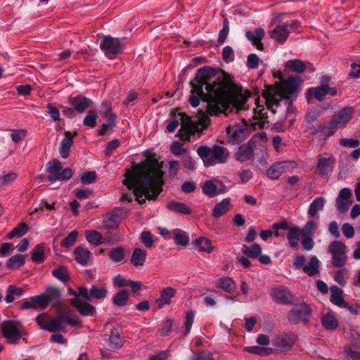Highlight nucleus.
Returning a JSON list of instances; mask_svg holds the SVG:
<instances>
[{"label":"nucleus","mask_w":360,"mask_h":360,"mask_svg":"<svg viewBox=\"0 0 360 360\" xmlns=\"http://www.w3.org/2000/svg\"><path fill=\"white\" fill-rule=\"evenodd\" d=\"M170 150L174 155L176 156L182 155L186 153V149L183 148V144L178 141H176L172 143L170 146Z\"/></svg>","instance_id":"obj_63"},{"label":"nucleus","mask_w":360,"mask_h":360,"mask_svg":"<svg viewBox=\"0 0 360 360\" xmlns=\"http://www.w3.org/2000/svg\"><path fill=\"white\" fill-rule=\"evenodd\" d=\"M46 112L54 122L60 120V113L59 109L54 106L52 103L46 105Z\"/></svg>","instance_id":"obj_59"},{"label":"nucleus","mask_w":360,"mask_h":360,"mask_svg":"<svg viewBox=\"0 0 360 360\" xmlns=\"http://www.w3.org/2000/svg\"><path fill=\"white\" fill-rule=\"evenodd\" d=\"M320 262L316 256H311L308 264L303 266V271L309 276H313L319 273Z\"/></svg>","instance_id":"obj_35"},{"label":"nucleus","mask_w":360,"mask_h":360,"mask_svg":"<svg viewBox=\"0 0 360 360\" xmlns=\"http://www.w3.org/2000/svg\"><path fill=\"white\" fill-rule=\"evenodd\" d=\"M231 207V199L229 198H224L221 202L217 203L212 212V216L218 219L220 217L224 215Z\"/></svg>","instance_id":"obj_23"},{"label":"nucleus","mask_w":360,"mask_h":360,"mask_svg":"<svg viewBox=\"0 0 360 360\" xmlns=\"http://www.w3.org/2000/svg\"><path fill=\"white\" fill-rule=\"evenodd\" d=\"M25 263V256L22 255L18 254L10 257L8 259L6 266L8 269H14L24 265Z\"/></svg>","instance_id":"obj_46"},{"label":"nucleus","mask_w":360,"mask_h":360,"mask_svg":"<svg viewBox=\"0 0 360 360\" xmlns=\"http://www.w3.org/2000/svg\"><path fill=\"white\" fill-rule=\"evenodd\" d=\"M32 260L37 264L43 263L44 257V243L37 244L31 252Z\"/></svg>","instance_id":"obj_42"},{"label":"nucleus","mask_w":360,"mask_h":360,"mask_svg":"<svg viewBox=\"0 0 360 360\" xmlns=\"http://www.w3.org/2000/svg\"><path fill=\"white\" fill-rule=\"evenodd\" d=\"M100 48L105 51L108 57L121 53L122 49L120 40L110 36H105L103 38L100 44Z\"/></svg>","instance_id":"obj_14"},{"label":"nucleus","mask_w":360,"mask_h":360,"mask_svg":"<svg viewBox=\"0 0 360 360\" xmlns=\"http://www.w3.org/2000/svg\"><path fill=\"white\" fill-rule=\"evenodd\" d=\"M352 196V191L349 188H343L339 192V194L336 198V207L337 210L341 212H346L350 205H352V200L350 198Z\"/></svg>","instance_id":"obj_17"},{"label":"nucleus","mask_w":360,"mask_h":360,"mask_svg":"<svg viewBox=\"0 0 360 360\" xmlns=\"http://www.w3.org/2000/svg\"><path fill=\"white\" fill-rule=\"evenodd\" d=\"M108 257L114 263L124 264L126 262V254L124 248L120 246L112 248L108 252Z\"/></svg>","instance_id":"obj_25"},{"label":"nucleus","mask_w":360,"mask_h":360,"mask_svg":"<svg viewBox=\"0 0 360 360\" xmlns=\"http://www.w3.org/2000/svg\"><path fill=\"white\" fill-rule=\"evenodd\" d=\"M90 98L83 96H77L70 99V105L74 110L81 114L83 113L91 104Z\"/></svg>","instance_id":"obj_21"},{"label":"nucleus","mask_w":360,"mask_h":360,"mask_svg":"<svg viewBox=\"0 0 360 360\" xmlns=\"http://www.w3.org/2000/svg\"><path fill=\"white\" fill-rule=\"evenodd\" d=\"M64 328L63 326V317L58 316L51 319L48 321L46 326L43 327L44 330L56 333L62 330Z\"/></svg>","instance_id":"obj_30"},{"label":"nucleus","mask_w":360,"mask_h":360,"mask_svg":"<svg viewBox=\"0 0 360 360\" xmlns=\"http://www.w3.org/2000/svg\"><path fill=\"white\" fill-rule=\"evenodd\" d=\"M17 174L15 172L8 173L0 177V187L8 186L12 184L17 179Z\"/></svg>","instance_id":"obj_62"},{"label":"nucleus","mask_w":360,"mask_h":360,"mask_svg":"<svg viewBox=\"0 0 360 360\" xmlns=\"http://www.w3.org/2000/svg\"><path fill=\"white\" fill-rule=\"evenodd\" d=\"M195 243L199 246V249L202 252L210 253L214 250V247L211 245L210 240L205 238L196 239Z\"/></svg>","instance_id":"obj_55"},{"label":"nucleus","mask_w":360,"mask_h":360,"mask_svg":"<svg viewBox=\"0 0 360 360\" xmlns=\"http://www.w3.org/2000/svg\"><path fill=\"white\" fill-rule=\"evenodd\" d=\"M97 119V112L96 110H89L83 120V124L84 126L94 128L96 125Z\"/></svg>","instance_id":"obj_51"},{"label":"nucleus","mask_w":360,"mask_h":360,"mask_svg":"<svg viewBox=\"0 0 360 360\" xmlns=\"http://www.w3.org/2000/svg\"><path fill=\"white\" fill-rule=\"evenodd\" d=\"M286 67L290 68L294 72L297 73H302L306 70L304 63L299 59L288 60L286 63Z\"/></svg>","instance_id":"obj_49"},{"label":"nucleus","mask_w":360,"mask_h":360,"mask_svg":"<svg viewBox=\"0 0 360 360\" xmlns=\"http://www.w3.org/2000/svg\"><path fill=\"white\" fill-rule=\"evenodd\" d=\"M245 350L249 353L257 354L260 356H266L275 352L274 348L262 347L259 346H251L245 348Z\"/></svg>","instance_id":"obj_41"},{"label":"nucleus","mask_w":360,"mask_h":360,"mask_svg":"<svg viewBox=\"0 0 360 360\" xmlns=\"http://www.w3.org/2000/svg\"><path fill=\"white\" fill-rule=\"evenodd\" d=\"M197 153L205 167L224 163L227 160V155L225 153L224 148L218 145L212 147L200 146L197 149Z\"/></svg>","instance_id":"obj_5"},{"label":"nucleus","mask_w":360,"mask_h":360,"mask_svg":"<svg viewBox=\"0 0 360 360\" xmlns=\"http://www.w3.org/2000/svg\"><path fill=\"white\" fill-rule=\"evenodd\" d=\"M71 305L77 309L82 316H91L96 314V308L87 302H82L79 298H72L70 300Z\"/></svg>","instance_id":"obj_19"},{"label":"nucleus","mask_w":360,"mask_h":360,"mask_svg":"<svg viewBox=\"0 0 360 360\" xmlns=\"http://www.w3.org/2000/svg\"><path fill=\"white\" fill-rule=\"evenodd\" d=\"M85 237L89 243L94 245H99L104 243L103 238L101 234L95 230L86 231Z\"/></svg>","instance_id":"obj_38"},{"label":"nucleus","mask_w":360,"mask_h":360,"mask_svg":"<svg viewBox=\"0 0 360 360\" xmlns=\"http://www.w3.org/2000/svg\"><path fill=\"white\" fill-rule=\"evenodd\" d=\"M228 136L233 141L239 142L245 139L249 135L248 124L243 120L226 129Z\"/></svg>","instance_id":"obj_12"},{"label":"nucleus","mask_w":360,"mask_h":360,"mask_svg":"<svg viewBox=\"0 0 360 360\" xmlns=\"http://www.w3.org/2000/svg\"><path fill=\"white\" fill-rule=\"evenodd\" d=\"M202 190V193L210 198H213L221 193V192L217 191L216 185L211 180H207L204 182Z\"/></svg>","instance_id":"obj_45"},{"label":"nucleus","mask_w":360,"mask_h":360,"mask_svg":"<svg viewBox=\"0 0 360 360\" xmlns=\"http://www.w3.org/2000/svg\"><path fill=\"white\" fill-rule=\"evenodd\" d=\"M262 252V248L259 244L254 243L250 246L244 245L243 253L248 257L252 259L257 258Z\"/></svg>","instance_id":"obj_43"},{"label":"nucleus","mask_w":360,"mask_h":360,"mask_svg":"<svg viewBox=\"0 0 360 360\" xmlns=\"http://www.w3.org/2000/svg\"><path fill=\"white\" fill-rule=\"evenodd\" d=\"M295 335L292 333H284L276 336L272 342L275 351L285 352L290 349L295 342Z\"/></svg>","instance_id":"obj_13"},{"label":"nucleus","mask_w":360,"mask_h":360,"mask_svg":"<svg viewBox=\"0 0 360 360\" xmlns=\"http://www.w3.org/2000/svg\"><path fill=\"white\" fill-rule=\"evenodd\" d=\"M1 329L3 336L11 344H18L19 340H26L28 333L22 328L19 321L7 320L2 322Z\"/></svg>","instance_id":"obj_6"},{"label":"nucleus","mask_w":360,"mask_h":360,"mask_svg":"<svg viewBox=\"0 0 360 360\" xmlns=\"http://www.w3.org/2000/svg\"><path fill=\"white\" fill-rule=\"evenodd\" d=\"M300 82L299 77H289L282 86L268 88L263 93L264 101L262 103H265L268 110L275 114L280 102L286 98V94H292L297 91Z\"/></svg>","instance_id":"obj_3"},{"label":"nucleus","mask_w":360,"mask_h":360,"mask_svg":"<svg viewBox=\"0 0 360 360\" xmlns=\"http://www.w3.org/2000/svg\"><path fill=\"white\" fill-rule=\"evenodd\" d=\"M167 208L173 212L183 214H191V210L184 203L176 202V201H171L167 203Z\"/></svg>","instance_id":"obj_32"},{"label":"nucleus","mask_w":360,"mask_h":360,"mask_svg":"<svg viewBox=\"0 0 360 360\" xmlns=\"http://www.w3.org/2000/svg\"><path fill=\"white\" fill-rule=\"evenodd\" d=\"M273 27L269 31L271 38L281 44H283L288 39L291 31H296L300 26L297 20H293L291 23L280 22L276 24V20H274Z\"/></svg>","instance_id":"obj_7"},{"label":"nucleus","mask_w":360,"mask_h":360,"mask_svg":"<svg viewBox=\"0 0 360 360\" xmlns=\"http://www.w3.org/2000/svg\"><path fill=\"white\" fill-rule=\"evenodd\" d=\"M52 275L62 282L68 281L70 277L68 273V269L64 266H60L57 269H55L52 271Z\"/></svg>","instance_id":"obj_50"},{"label":"nucleus","mask_w":360,"mask_h":360,"mask_svg":"<svg viewBox=\"0 0 360 360\" xmlns=\"http://www.w3.org/2000/svg\"><path fill=\"white\" fill-rule=\"evenodd\" d=\"M32 300H33L34 305H35V309L39 308V309H44L49 304L44 293L41 295H39L32 297Z\"/></svg>","instance_id":"obj_61"},{"label":"nucleus","mask_w":360,"mask_h":360,"mask_svg":"<svg viewBox=\"0 0 360 360\" xmlns=\"http://www.w3.org/2000/svg\"><path fill=\"white\" fill-rule=\"evenodd\" d=\"M321 323L327 330H333L338 327V320L335 315L331 311H328L323 314L321 317Z\"/></svg>","instance_id":"obj_27"},{"label":"nucleus","mask_w":360,"mask_h":360,"mask_svg":"<svg viewBox=\"0 0 360 360\" xmlns=\"http://www.w3.org/2000/svg\"><path fill=\"white\" fill-rule=\"evenodd\" d=\"M78 236V232L75 230L72 231L68 236H66L61 242V246L69 248L72 247L76 242Z\"/></svg>","instance_id":"obj_56"},{"label":"nucleus","mask_w":360,"mask_h":360,"mask_svg":"<svg viewBox=\"0 0 360 360\" xmlns=\"http://www.w3.org/2000/svg\"><path fill=\"white\" fill-rule=\"evenodd\" d=\"M74 254L77 263L82 266H86L91 256V252L88 249L82 246L77 247L75 248Z\"/></svg>","instance_id":"obj_29"},{"label":"nucleus","mask_w":360,"mask_h":360,"mask_svg":"<svg viewBox=\"0 0 360 360\" xmlns=\"http://www.w3.org/2000/svg\"><path fill=\"white\" fill-rule=\"evenodd\" d=\"M329 81V77H323L321 82L322 84L320 86L316 87V88H311L308 89V94H313L314 97L321 101L325 98V96L327 95V91L326 89V84Z\"/></svg>","instance_id":"obj_31"},{"label":"nucleus","mask_w":360,"mask_h":360,"mask_svg":"<svg viewBox=\"0 0 360 360\" xmlns=\"http://www.w3.org/2000/svg\"><path fill=\"white\" fill-rule=\"evenodd\" d=\"M65 137L61 141L59 147V154L63 159L68 158L70 150L73 145L72 136L69 131H65Z\"/></svg>","instance_id":"obj_24"},{"label":"nucleus","mask_w":360,"mask_h":360,"mask_svg":"<svg viewBox=\"0 0 360 360\" xmlns=\"http://www.w3.org/2000/svg\"><path fill=\"white\" fill-rule=\"evenodd\" d=\"M229 32V22L228 19L225 18L223 21L222 29L219 31L218 35V41L220 44H224L228 37Z\"/></svg>","instance_id":"obj_57"},{"label":"nucleus","mask_w":360,"mask_h":360,"mask_svg":"<svg viewBox=\"0 0 360 360\" xmlns=\"http://www.w3.org/2000/svg\"><path fill=\"white\" fill-rule=\"evenodd\" d=\"M326 204V200L323 197L316 198L309 205L308 214L310 217H314L319 211L323 209Z\"/></svg>","instance_id":"obj_34"},{"label":"nucleus","mask_w":360,"mask_h":360,"mask_svg":"<svg viewBox=\"0 0 360 360\" xmlns=\"http://www.w3.org/2000/svg\"><path fill=\"white\" fill-rule=\"evenodd\" d=\"M259 63L264 65L263 61L260 62L259 58L255 53H250L247 58V66L251 69H255L258 67Z\"/></svg>","instance_id":"obj_60"},{"label":"nucleus","mask_w":360,"mask_h":360,"mask_svg":"<svg viewBox=\"0 0 360 360\" xmlns=\"http://www.w3.org/2000/svg\"><path fill=\"white\" fill-rule=\"evenodd\" d=\"M300 235H301L300 229L297 226H292L289 229L287 238L290 247L295 248L298 245Z\"/></svg>","instance_id":"obj_37"},{"label":"nucleus","mask_w":360,"mask_h":360,"mask_svg":"<svg viewBox=\"0 0 360 360\" xmlns=\"http://www.w3.org/2000/svg\"><path fill=\"white\" fill-rule=\"evenodd\" d=\"M62 165L59 160L54 159L46 165V170L49 173L47 179L51 182L70 179L72 176V171L70 168H65L61 171Z\"/></svg>","instance_id":"obj_9"},{"label":"nucleus","mask_w":360,"mask_h":360,"mask_svg":"<svg viewBox=\"0 0 360 360\" xmlns=\"http://www.w3.org/2000/svg\"><path fill=\"white\" fill-rule=\"evenodd\" d=\"M178 115L181 120L179 137L183 141H189L191 136L198 130V126L207 127L210 122L208 115L202 111L198 113L196 120H193L185 112H179Z\"/></svg>","instance_id":"obj_4"},{"label":"nucleus","mask_w":360,"mask_h":360,"mask_svg":"<svg viewBox=\"0 0 360 360\" xmlns=\"http://www.w3.org/2000/svg\"><path fill=\"white\" fill-rule=\"evenodd\" d=\"M123 345V341L118 332H112L108 338V347L112 351L120 349Z\"/></svg>","instance_id":"obj_36"},{"label":"nucleus","mask_w":360,"mask_h":360,"mask_svg":"<svg viewBox=\"0 0 360 360\" xmlns=\"http://www.w3.org/2000/svg\"><path fill=\"white\" fill-rule=\"evenodd\" d=\"M48 303L49 302H58L60 298V292L58 288L50 286L46 290L44 293Z\"/></svg>","instance_id":"obj_47"},{"label":"nucleus","mask_w":360,"mask_h":360,"mask_svg":"<svg viewBox=\"0 0 360 360\" xmlns=\"http://www.w3.org/2000/svg\"><path fill=\"white\" fill-rule=\"evenodd\" d=\"M328 252L332 255L331 264L334 267L344 266L347 262V246L340 240L331 242L328 247Z\"/></svg>","instance_id":"obj_8"},{"label":"nucleus","mask_w":360,"mask_h":360,"mask_svg":"<svg viewBox=\"0 0 360 360\" xmlns=\"http://www.w3.org/2000/svg\"><path fill=\"white\" fill-rule=\"evenodd\" d=\"M256 108H254V116L255 119H260L262 120H266V110L262 104H260V99L258 98L255 99Z\"/></svg>","instance_id":"obj_53"},{"label":"nucleus","mask_w":360,"mask_h":360,"mask_svg":"<svg viewBox=\"0 0 360 360\" xmlns=\"http://www.w3.org/2000/svg\"><path fill=\"white\" fill-rule=\"evenodd\" d=\"M11 132V139L15 143H19L22 141L27 134V131L25 129H13Z\"/></svg>","instance_id":"obj_64"},{"label":"nucleus","mask_w":360,"mask_h":360,"mask_svg":"<svg viewBox=\"0 0 360 360\" xmlns=\"http://www.w3.org/2000/svg\"><path fill=\"white\" fill-rule=\"evenodd\" d=\"M297 167L295 161H282L272 165L266 171V175L271 179H278L283 173L292 171Z\"/></svg>","instance_id":"obj_11"},{"label":"nucleus","mask_w":360,"mask_h":360,"mask_svg":"<svg viewBox=\"0 0 360 360\" xmlns=\"http://www.w3.org/2000/svg\"><path fill=\"white\" fill-rule=\"evenodd\" d=\"M108 294V290L104 286H98L93 285L89 289L91 299L94 298L98 300H103Z\"/></svg>","instance_id":"obj_39"},{"label":"nucleus","mask_w":360,"mask_h":360,"mask_svg":"<svg viewBox=\"0 0 360 360\" xmlns=\"http://www.w3.org/2000/svg\"><path fill=\"white\" fill-rule=\"evenodd\" d=\"M104 226L110 230L115 229L118 227L119 217L116 214H111L103 219Z\"/></svg>","instance_id":"obj_54"},{"label":"nucleus","mask_w":360,"mask_h":360,"mask_svg":"<svg viewBox=\"0 0 360 360\" xmlns=\"http://www.w3.org/2000/svg\"><path fill=\"white\" fill-rule=\"evenodd\" d=\"M253 150L249 144L240 146L235 154L236 159L240 162H245L250 159Z\"/></svg>","instance_id":"obj_28"},{"label":"nucleus","mask_w":360,"mask_h":360,"mask_svg":"<svg viewBox=\"0 0 360 360\" xmlns=\"http://www.w3.org/2000/svg\"><path fill=\"white\" fill-rule=\"evenodd\" d=\"M354 112V109L352 107L343 108L333 115L331 121L338 129H342L352 119Z\"/></svg>","instance_id":"obj_15"},{"label":"nucleus","mask_w":360,"mask_h":360,"mask_svg":"<svg viewBox=\"0 0 360 360\" xmlns=\"http://www.w3.org/2000/svg\"><path fill=\"white\" fill-rule=\"evenodd\" d=\"M311 314V309L306 304L295 306L288 313V321L294 324L307 323Z\"/></svg>","instance_id":"obj_10"},{"label":"nucleus","mask_w":360,"mask_h":360,"mask_svg":"<svg viewBox=\"0 0 360 360\" xmlns=\"http://www.w3.org/2000/svg\"><path fill=\"white\" fill-rule=\"evenodd\" d=\"M129 300V293L125 290L117 292L112 297V302L117 307H124Z\"/></svg>","instance_id":"obj_48"},{"label":"nucleus","mask_w":360,"mask_h":360,"mask_svg":"<svg viewBox=\"0 0 360 360\" xmlns=\"http://www.w3.org/2000/svg\"><path fill=\"white\" fill-rule=\"evenodd\" d=\"M317 228V224L314 221H309L306 224L300 229L302 236L312 237L313 234Z\"/></svg>","instance_id":"obj_52"},{"label":"nucleus","mask_w":360,"mask_h":360,"mask_svg":"<svg viewBox=\"0 0 360 360\" xmlns=\"http://www.w3.org/2000/svg\"><path fill=\"white\" fill-rule=\"evenodd\" d=\"M176 290L174 288L167 287L163 288L160 293V297H158L155 302L160 309L163 308L165 305L169 304L172 301V298L176 295Z\"/></svg>","instance_id":"obj_22"},{"label":"nucleus","mask_w":360,"mask_h":360,"mask_svg":"<svg viewBox=\"0 0 360 360\" xmlns=\"http://www.w3.org/2000/svg\"><path fill=\"white\" fill-rule=\"evenodd\" d=\"M271 297L277 302L288 303L292 300L290 292L283 286H279L272 289L271 291Z\"/></svg>","instance_id":"obj_20"},{"label":"nucleus","mask_w":360,"mask_h":360,"mask_svg":"<svg viewBox=\"0 0 360 360\" xmlns=\"http://www.w3.org/2000/svg\"><path fill=\"white\" fill-rule=\"evenodd\" d=\"M163 172L160 167L148 165L139 166L133 171H128L123 183L132 192L124 193L122 201L130 202L133 198L139 204L146 199L155 200L162 191Z\"/></svg>","instance_id":"obj_2"},{"label":"nucleus","mask_w":360,"mask_h":360,"mask_svg":"<svg viewBox=\"0 0 360 360\" xmlns=\"http://www.w3.org/2000/svg\"><path fill=\"white\" fill-rule=\"evenodd\" d=\"M338 129L336 126L330 120L328 124L324 125L321 124V141H326L329 137L333 136L335 132Z\"/></svg>","instance_id":"obj_44"},{"label":"nucleus","mask_w":360,"mask_h":360,"mask_svg":"<svg viewBox=\"0 0 360 360\" xmlns=\"http://www.w3.org/2000/svg\"><path fill=\"white\" fill-rule=\"evenodd\" d=\"M317 159V168L319 174L323 176H327L331 171L333 165L335 162L333 156L329 153H324L318 155Z\"/></svg>","instance_id":"obj_18"},{"label":"nucleus","mask_w":360,"mask_h":360,"mask_svg":"<svg viewBox=\"0 0 360 360\" xmlns=\"http://www.w3.org/2000/svg\"><path fill=\"white\" fill-rule=\"evenodd\" d=\"M174 241L178 245L186 246L189 242V238L186 232L177 231L174 234Z\"/></svg>","instance_id":"obj_58"},{"label":"nucleus","mask_w":360,"mask_h":360,"mask_svg":"<svg viewBox=\"0 0 360 360\" xmlns=\"http://www.w3.org/2000/svg\"><path fill=\"white\" fill-rule=\"evenodd\" d=\"M330 301L337 307H341V308H345L348 309L351 313L354 314L356 313V310L354 308L349 305L345 300L343 299V290L336 286L333 285L330 288Z\"/></svg>","instance_id":"obj_16"},{"label":"nucleus","mask_w":360,"mask_h":360,"mask_svg":"<svg viewBox=\"0 0 360 360\" xmlns=\"http://www.w3.org/2000/svg\"><path fill=\"white\" fill-rule=\"evenodd\" d=\"M216 74L214 68H201L197 71L194 81L190 83L192 87L189 98L191 105L196 108L202 99L207 102V111L211 116L226 112L230 102L228 91L222 82L210 84L209 82Z\"/></svg>","instance_id":"obj_1"},{"label":"nucleus","mask_w":360,"mask_h":360,"mask_svg":"<svg viewBox=\"0 0 360 360\" xmlns=\"http://www.w3.org/2000/svg\"><path fill=\"white\" fill-rule=\"evenodd\" d=\"M216 286L226 292H231L235 287V283L231 278L226 276L219 278Z\"/></svg>","instance_id":"obj_40"},{"label":"nucleus","mask_w":360,"mask_h":360,"mask_svg":"<svg viewBox=\"0 0 360 360\" xmlns=\"http://www.w3.org/2000/svg\"><path fill=\"white\" fill-rule=\"evenodd\" d=\"M146 252L141 248H135L131 254V262L134 266H143L146 260Z\"/></svg>","instance_id":"obj_33"},{"label":"nucleus","mask_w":360,"mask_h":360,"mask_svg":"<svg viewBox=\"0 0 360 360\" xmlns=\"http://www.w3.org/2000/svg\"><path fill=\"white\" fill-rule=\"evenodd\" d=\"M321 124H305L304 126V133L307 137L312 140L321 141Z\"/></svg>","instance_id":"obj_26"}]
</instances>
